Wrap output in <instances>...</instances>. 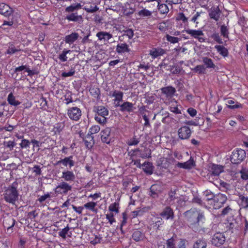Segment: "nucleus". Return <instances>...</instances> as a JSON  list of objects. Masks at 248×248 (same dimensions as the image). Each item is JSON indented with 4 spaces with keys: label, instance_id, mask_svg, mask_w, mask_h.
Wrapping results in <instances>:
<instances>
[{
    "label": "nucleus",
    "instance_id": "1",
    "mask_svg": "<svg viewBox=\"0 0 248 248\" xmlns=\"http://www.w3.org/2000/svg\"><path fill=\"white\" fill-rule=\"evenodd\" d=\"M184 215L189 227L195 232L198 230L200 222L205 219L203 212L196 209H191L186 211Z\"/></svg>",
    "mask_w": 248,
    "mask_h": 248
},
{
    "label": "nucleus",
    "instance_id": "2",
    "mask_svg": "<svg viewBox=\"0 0 248 248\" xmlns=\"http://www.w3.org/2000/svg\"><path fill=\"white\" fill-rule=\"evenodd\" d=\"M18 186V182L15 181L11 185L4 187L3 195V199L6 202L15 204L16 201L18 200L19 196Z\"/></svg>",
    "mask_w": 248,
    "mask_h": 248
},
{
    "label": "nucleus",
    "instance_id": "3",
    "mask_svg": "<svg viewBox=\"0 0 248 248\" xmlns=\"http://www.w3.org/2000/svg\"><path fill=\"white\" fill-rule=\"evenodd\" d=\"M0 14L8 18V20H4L2 26H12L15 22L14 10L8 5L4 3H0Z\"/></svg>",
    "mask_w": 248,
    "mask_h": 248
},
{
    "label": "nucleus",
    "instance_id": "4",
    "mask_svg": "<svg viewBox=\"0 0 248 248\" xmlns=\"http://www.w3.org/2000/svg\"><path fill=\"white\" fill-rule=\"evenodd\" d=\"M95 120L99 124L104 125L107 122L106 116L108 115V110L103 106H98L94 108Z\"/></svg>",
    "mask_w": 248,
    "mask_h": 248
},
{
    "label": "nucleus",
    "instance_id": "5",
    "mask_svg": "<svg viewBox=\"0 0 248 248\" xmlns=\"http://www.w3.org/2000/svg\"><path fill=\"white\" fill-rule=\"evenodd\" d=\"M246 157V153L244 150L238 149L234 150L231 155L230 160L234 164L241 163Z\"/></svg>",
    "mask_w": 248,
    "mask_h": 248
},
{
    "label": "nucleus",
    "instance_id": "6",
    "mask_svg": "<svg viewBox=\"0 0 248 248\" xmlns=\"http://www.w3.org/2000/svg\"><path fill=\"white\" fill-rule=\"evenodd\" d=\"M81 115V109L77 107H71L67 109V115L72 120L76 121L79 120Z\"/></svg>",
    "mask_w": 248,
    "mask_h": 248
},
{
    "label": "nucleus",
    "instance_id": "7",
    "mask_svg": "<svg viewBox=\"0 0 248 248\" xmlns=\"http://www.w3.org/2000/svg\"><path fill=\"white\" fill-rule=\"evenodd\" d=\"M185 31L193 38L197 39L201 43L204 42L205 41V38L203 37L204 33L201 30H195L187 29ZM183 31L184 32V31Z\"/></svg>",
    "mask_w": 248,
    "mask_h": 248
},
{
    "label": "nucleus",
    "instance_id": "8",
    "mask_svg": "<svg viewBox=\"0 0 248 248\" xmlns=\"http://www.w3.org/2000/svg\"><path fill=\"white\" fill-rule=\"evenodd\" d=\"M72 187L68 183L62 181L55 188V193L66 194L68 191L72 190Z\"/></svg>",
    "mask_w": 248,
    "mask_h": 248
},
{
    "label": "nucleus",
    "instance_id": "9",
    "mask_svg": "<svg viewBox=\"0 0 248 248\" xmlns=\"http://www.w3.org/2000/svg\"><path fill=\"white\" fill-rule=\"evenodd\" d=\"M227 199L226 195L223 194L218 193L215 195L213 201L214 208L215 209L220 208L226 202Z\"/></svg>",
    "mask_w": 248,
    "mask_h": 248
},
{
    "label": "nucleus",
    "instance_id": "10",
    "mask_svg": "<svg viewBox=\"0 0 248 248\" xmlns=\"http://www.w3.org/2000/svg\"><path fill=\"white\" fill-rule=\"evenodd\" d=\"M225 240L226 238L223 233L217 232L213 236L211 243L216 247H220L224 243Z\"/></svg>",
    "mask_w": 248,
    "mask_h": 248
},
{
    "label": "nucleus",
    "instance_id": "11",
    "mask_svg": "<svg viewBox=\"0 0 248 248\" xmlns=\"http://www.w3.org/2000/svg\"><path fill=\"white\" fill-rule=\"evenodd\" d=\"M178 134L181 140H187L191 136V130L188 126H184L178 129Z\"/></svg>",
    "mask_w": 248,
    "mask_h": 248
},
{
    "label": "nucleus",
    "instance_id": "12",
    "mask_svg": "<svg viewBox=\"0 0 248 248\" xmlns=\"http://www.w3.org/2000/svg\"><path fill=\"white\" fill-rule=\"evenodd\" d=\"M115 107H120V110L121 112H126L129 113L132 112L135 109V108L134 107V104L128 101H125L122 104H115Z\"/></svg>",
    "mask_w": 248,
    "mask_h": 248
},
{
    "label": "nucleus",
    "instance_id": "13",
    "mask_svg": "<svg viewBox=\"0 0 248 248\" xmlns=\"http://www.w3.org/2000/svg\"><path fill=\"white\" fill-rule=\"evenodd\" d=\"M160 215L166 220H172L174 217V212L170 206L166 207L160 214Z\"/></svg>",
    "mask_w": 248,
    "mask_h": 248
},
{
    "label": "nucleus",
    "instance_id": "14",
    "mask_svg": "<svg viewBox=\"0 0 248 248\" xmlns=\"http://www.w3.org/2000/svg\"><path fill=\"white\" fill-rule=\"evenodd\" d=\"M109 95L114 98L113 101L115 104H120V102L123 101L124 93L122 91L115 90L110 92Z\"/></svg>",
    "mask_w": 248,
    "mask_h": 248
},
{
    "label": "nucleus",
    "instance_id": "15",
    "mask_svg": "<svg viewBox=\"0 0 248 248\" xmlns=\"http://www.w3.org/2000/svg\"><path fill=\"white\" fill-rule=\"evenodd\" d=\"M110 134L111 129L109 127H107L101 131L100 134L102 141L104 143L109 144L111 141Z\"/></svg>",
    "mask_w": 248,
    "mask_h": 248
},
{
    "label": "nucleus",
    "instance_id": "16",
    "mask_svg": "<svg viewBox=\"0 0 248 248\" xmlns=\"http://www.w3.org/2000/svg\"><path fill=\"white\" fill-rule=\"evenodd\" d=\"M60 164H62L65 167L69 166L70 168H72L75 165V162L73 160V156L71 155L68 157H65L63 159L58 161L55 164V165H59Z\"/></svg>",
    "mask_w": 248,
    "mask_h": 248
},
{
    "label": "nucleus",
    "instance_id": "17",
    "mask_svg": "<svg viewBox=\"0 0 248 248\" xmlns=\"http://www.w3.org/2000/svg\"><path fill=\"white\" fill-rule=\"evenodd\" d=\"M223 166L220 165L212 164L210 167L209 173L213 176H217L223 171Z\"/></svg>",
    "mask_w": 248,
    "mask_h": 248
},
{
    "label": "nucleus",
    "instance_id": "18",
    "mask_svg": "<svg viewBox=\"0 0 248 248\" xmlns=\"http://www.w3.org/2000/svg\"><path fill=\"white\" fill-rule=\"evenodd\" d=\"M150 190V195L154 199L158 198L159 195L162 192V187L159 185H153Z\"/></svg>",
    "mask_w": 248,
    "mask_h": 248
},
{
    "label": "nucleus",
    "instance_id": "19",
    "mask_svg": "<svg viewBox=\"0 0 248 248\" xmlns=\"http://www.w3.org/2000/svg\"><path fill=\"white\" fill-rule=\"evenodd\" d=\"M62 178L66 182H73L75 180L76 176L72 171L65 170L62 172Z\"/></svg>",
    "mask_w": 248,
    "mask_h": 248
},
{
    "label": "nucleus",
    "instance_id": "20",
    "mask_svg": "<svg viewBox=\"0 0 248 248\" xmlns=\"http://www.w3.org/2000/svg\"><path fill=\"white\" fill-rule=\"evenodd\" d=\"M221 13V10L218 6L212 7L209 11V16L210 18L217 21L219 19Z\"/></svg>",
    "mask_w": 248,
    "mask_h": 248
},
{
    "label": "nucleus",
    "instance_id": "21",
    "mask_svg": "<svg viewBox=\"0 0 248 248\" xmlns=\"http://www.w3.org/2000/svg\"><path fill=\"white\" fill-rule=\"evenodd\" d=\"M65 19L68 20L69 21H73L81 23L83 21V18L81 15H78V13H72L68 15H67Z\"/></svg>",
    "mask_w": 248,
    "mask_h": 248
},
{
    "label": "nucleus",
    "instance_id": "22",
    "mask_svg": "<svg viewBox=\"0 0 248 248\" xmlns=\"http://www.w3.org/2000/svg\"><path fill=\"white\" fill-rule=\"evenodd\" d=\"M242 219L240 218L235 219L232 220L231 222L229 223L228 227L229 229L232 230V232L234 230H239L242 227Z\"/></svg>",
    "mask_w": 248,
    "mask_h": 248
},
{
    "label": "nucleus",
    "instance_id": "23",
    "mask_svg": "<svg viewBox=\"0 0 248 248\" xmlns=\"http://www.w3.org/2000/svg\"><path fill=\"white\" fill-rule=\"evenodd\" d=\"M21 50L20 46H16L14 42H10L8 43V47L6 50V53L12 55Z\"/></svg>",
    "mask_w": 248,
    "mask_h": 248
},
{
    "label": "nucleus",
    "instance_id": "24",
    "mask_svg": "<svg viewBox=\"0 0 248 248\" xmlns=\"http://www.w3.org/2000/svg\"><path fill=\"white\" fill-rule=\"evenodd\" d=\"M195 165L193 159L191 157L186 162H178L177 164L178 167L186 169H191Z\"/></svg>",
    "mask_w": 248,
    "mask_h": 248
},
{
    "label": "nucleus",
    "instance_id": "25",
    "mask_svg": "<svg viewBox=\"0 0 248 248\" xmlns=\"http://www.w3.org/2000/svg\"><path fill=\"white\" fill-rule=\"evenodd\" d=\"M162 93L165 94L167 97H172L176 92L175 89L172 86H168L161 89Z\"/></svg>",
    "mask_w": 248,
    "mask_h": 248
},
{
    "label": "nucleus",
    "instance_id": "26",
    "mask_svg": "<svg viewBox=\"0 0 248 248\" xmlns=\"http://www.w3.org/2000/svg\"><path fill=\"white\" fill-rule=\"evenodd\" d=\"M130 51V49L128 45L126 43H120L116 46V51L119 54L129 52Z\"/></svg>",
    "mask_w": 248,
    "mask_h": 248
},
{
    "label": "nucleus",
    "instance_id": "27",
    "mask_svg": "<svg viewBox=\"0 0 248 248\" xmlns=\"http://www.w3.org/2000/svg\"><path fill=\"white\" fill-rule=\"evenodd\" d=\"M78 37L79 34L78 33L72 32L69 35H66L64 40L66 43L72 44L78 39Z\"/></svg>",
    "mask_w": 248,
    "mask_h": 248
},
{
    "label": "nucleus",
    "instance_id": "28",
    "mask_svg": "<svg viewBox=\"0 0 248 248\" xmlns=\"http://www.w3.org/2000/svg\"><path fill=\"white\" fill-rule=\"evenodd\" d=\"M165 53V50L161 48H154L150 51V55L154 59L162 56Z\"/></svg>",
    "mask_w": 248,
    "mask_h": 248
},
{
    "label": "nucleus",
    "instance_id": "29",
    "mask_svg": "<svg viewBox=\"0 0 248 248\" xmlns=\"http://www.w3.org/2000/svg\"><path fill=\"white\" fill-rule=\"evenodd\" d=\"M16 220L13 217H8L4 220V227L7 228V231H12L15 224Z\"/></svg>",
    "mask_w": 248,
    "mask_h": 248
},
{
    "label": "nucleus",
    "instance_id": "30",
    "mask_svg": "<svg viewBox=\"0 0 248 248\" xmlns=\"http://www.w3.org/2000/svg\"><path fill=\"white\" fill-rule=\"evenodd\" d=\"M96 36L100 40L108 41L112 37V35L107 32L99 31L96 34Z\"/></svg>",
    "mask_w": 248,
    "mask_h": 248
},
{
    "label": "nucleus",
    "instance_id": "31",
    "mask_svg": "<svg viewBox=\"0 0 248 248\" xmlns=\"http://www.w3.org/2000/svg\"><path fill=\"white\" fill-rule=\"evenodd\" d=\"M81 8V5L79 3H75L68 7L65 9V12L72 13L75 11H78Z\"/></svg>",
    "mask_w": 248,
    "mask_h": 248
},
{
    "label": "nucleus",
    "instance_id": "32",
    "mask_svg": "<svg viewBox=\"0 0 248 248\" xmlns=\"http://www.w3.org/2000/svg\"><path fill=\"white\" fill-rule=\"evenodd\" d=\"M206 241L204 239L197 240L193 244V248H206Z\"/></svg>",
    "mask_w": 248,
    "mask_h": 248
},
{
    "label": "nucleus",
    "instance_id": "33",
    "mask_svg": "<svg viewBox=\"0 0 248 248\" xmlns=\"http://www.w3.org/2000/svg\"><path fill=\"white\" fill-rule=\"evenodd\" d=\"M144 238V234L140 231L135 230L132 234V238L136 242L142 241Z\"/></svg>",
    "mask_w": 248,
    "mask_h": 248
},
{
    "label": "nucleus",
    "instance_id": "34",
    "mask_svg": "<svg viewBox=\"0 0 248 248\" xmlns=\"http://www.w3.org/2000/svg\"><path fill=\"white\" fill-rule=\"evenodd\" d=\"M7 101L10 105L15 107L21 104L20 101L16 99V97L12 93L9 94L7 97Z\"/></svg>",
    "mask_w": 248,
    "mask_h": 248
},
{
    "label": "nucleus",
    "instance_id": "35",
    "mask_svg": "<svg viewBox=\"0 0 248 248\" xmlns=\"http://www.w3.org/2000/svg\"><path fill=\"white\" fill-rule=\"evenodd\" d=\"M157 7L160 13L161 14H167L169 9L168 6L166 4H160V0H157Z\"/></svg>",
    "mask_w": 248,
    "mask_h": 248
},
{
    "label": "nucleus",
    "instance_id": "36",
    "mask_svg": "<svg viewBox=\"0 0 248 248\" xmlns=\"http://www.w3.org/2000/svg\"><path fill=\"white\" fill-rule=\"evenodd\" d=\"M142 169L143 171L149 174L153 173V166L152 163L149 162H145L142 164Z\"/></svg>",
    "mask_w": 248,
    "mask_h": 248
},
{
    "label": "nucleus",
    "instance_id": "37",
    "mask_svg": "<svg viewBox=\"0 0 248 248\" xmlns=\"http://www.w3.org/2000/svg\"><path fill=\"white\" fill-rule=\"evenodd\" d=\"M203 62L206 65V68H215L216 66L213 63L212 60L207 57L202 58Z\"/></svg>",
    "mask_w": 248,
    "mask_h": 248
},
{
    "label": "nucleus",
    "instance_id": "38",
    "mask_svg": "<svg viewBox=\"0 0 248 248\" xmlns=\"http://www.w3.org/2000/svg\"><path fill=\"white\" fill-rule=\"evenodd\" d=\"M215 48L217 52L222 56L226 57L228 55V51L226 48L223 46H215Z\"/></svg>",
    "mask_w": 248,
    "mask_h": 248
},
{
    "label": "nucleus",
    "instance_id": "39",
    "mask_svg": "<svg viewBox=\"0 0 248 248\" xmlns=\"http://www.w3.org/2000/svg\"><path fill=\"white\" fill-rule=\"evenodd\" d=\"M138 14L141 17H150L152 15V12L144 8L139 11Z\"/></svg>",
    "mask_w": 248,
    "mask_h": 248
},
{
    "label": "nucleus",
    "instance_id": "40",
    "mask_svg": "<svg viewBox=\"0 0 248 248\" xmlns=\"http://www.w3.org/2000/svg\"><path fill=\"white\" fill-rule=\"evenodd\" d=\"M239 200L242 206L245 208L248 207V197L240 195L239 196Z\"/></svg>",
    "mask_w": 248,
    "mask_h": 248
},
{
    "label": "nucleus",
    "instance_id": "41",
    "mask_svg": "<svg viewBox=\"0 0 248 248\" xmlns=\"http://www.w3.org/2000/svg\"><path fill=\"white\" fill-rule=\"evenodd\" d=\"M122 32H123L124 33L122 37H123L124 36H126L128 37L129 39H131L134 36V31L133 30L131 29H128L125 30H123ZM121 38V36H120L119 39V40L122 41Z\"/></svg>",
    "mask_w": 248,
    "mask_h": 248
},
{
    "label": "nucleus",
    "instance_id": "42",
    "mask_svg": "<svg viewBox=\"0 0 248 248\" xmlns=\"http://www.w3.org/2000/svg\"><path fill=\"white\" fill-rule=\"evenodd\" d=\"M176 236H172L170 238L168 239L166 241L167 248H176L175 245Z\"/></svg>",
    "mask_w": 248,
    "mask_h": 248
},
{
    "label": "nucleus",
    "instance_id": "43",
    "mask_svg": "<svg viewBox=\"0 0 248 248\" xmlns=\"http://www.w3.org/2000/svg\"><path fill=\"white\" fill-rule=\"evenodd\" d=\"M220 33L224 37L229 38V28L225 25H222L220 27Z\"/></svg>",
    "mask_w": 248,
    "mask_h": 248
},
{
    "label": "nucleus",
    "instance_id": "44",
    "mask_svg": "<svg viewBox=\"0 0 248 248\" xmlns=\"http://www.w3.org/2000/svg\"><path fill=\"white\" fill-rule=\"evenodd\" d=\"M203 195L204 196V200L206 201H213L215 195H214L213 193L210 191L206 190L203 192Z\"/></svg>",
    "mask_w": 248,
    "mask_h": 248
},
{
    "label": "nucleus",
    "instance_id": "45",
    "mask_svg": "<svg viewBox=\"0 0 248 248\" xmlns=\"http://www.w3.org/2000/svg\"><path fill=\"white\" fill-rule=\"evenodd\" d=\"M71 52H72L71 50H67L66 49H64V50L62 51V53L59 55V59L62 62H66L67 60V57L66 56V55Z\"/></svg>",
    "mask_w": 248,
    "mask_h": 248
},
{
    "label": "nucleus",
    "instance_id": "46",
    "mask_svg": "<svg viewBox=\"0 0 248 248\" xmlns=\"http://www.w3.org/2000/svg\"><path fill=\"white\" fill-rule=\"evenodd\" d=\"M90 93L91 95L94 97H97L99 96L100 94V91L98 88L96 87H91L89 90Z\"/></svg>",
    "mask_w": 248,
    "mask_h": 248
},
{
    "label": "nucleus",
    "instance_id": "47",
    "mask_svg": "<svg viewBox=\"0 0 248 248\" xmlns=\"http://www.w3.org/2000/svg\"><path fill=\"white\" fill-rule=\"evenodd\" d=\"M108 210L111 213L115 212V213H118L119 212V203L115 202L111 204L108 207Z\"/></svg>",
    "mask_w": 248,
    "mask_h": 248
},
{
    "label": "nucleus",
    "instance_id": "48",
    "mask_svg": "<svg viewBox=\"0 0 248 248\" xmlns=\"http://www.w3.org/2000/svg\"><path fill=\"white\" fill-rule=\"evenodd\" d=\"M227 103L228 104L230 105H228V108L231 109H235L242 108V105L238 102H237L234 105V102L232 100H228Z\"/></svg>",
    "mask_w": 248,
    "mask_h": 248
},
{
    "label": "nucleus",
    "instance_id": "49",
    "mask_svg": "<svg viewBox=\"0 0 248 248\" xmlns=\"http://www.w3.org/2000/svg\"><path fill=\"white\" fill-rule=\"evenodd\" d=\"M168 21H163L157 25L158 29L162 32H165L168 30Z\"/></svg>",
    "mask_w": 248,
    "mask_h": 248
},
{
    "label": "nucleus",
    "instance_id": "50",
    "mask_svg": "<svg viewBox=\"0 0 248 248\" xmlns=\"http://www.w3.org/2000/svg\"><path fill=\"white\" fill-rule=\"evenodd\" d=\"M188 18L185 16L183 13H179L176 17V20L182 21L185 25H188Z\"/></svg>",
    "mask_w": 248,
    "mask_h": 248
},
{
    "label": "nucleus",
    "instance_id": "51",
    "mask_svg": "<svg viewBox=\"0 0 248 248\" xmlns=\"http://www.w3.org/2000/svg\"><path fill=\"white\" fill-rule=\"evenodd\" d=\"M193 70L198 74H205L206 72V69L203 65L196 66Z\"/></svg>",
    "mask_w": 248,
    "mask_h": 248
},
{
    "label": "nucleus",
    "instance_id": "52",
    "mask_svg": "<svg viewBox=\"0 0 248 248\" xmlns=\"http://www.w3.org/2000/svg\"><path fill=\"white\" fill-rule=\"evenodd\" d=\"M69 230H70V228L69 227L68 225H67L66 227H65L64 229H63L62 231H60L58 232V234L62 238L65 239V238H66V234L68 233V232H69Z\"/></svg>",
    "mask_w": 248,
    "mask_h": 248
},
{
    "label": "nucleus",
    "instance_id": "53",
    "mask_svg": "<svg viewBox=\"0 0 248 248\" xmlns=\"http://www.w3.org/2000/svg\"><path fill=\"white\" fill-rule=\"evenodd\" d=\"M83 9L88 13H93L98 10L99 8L96 5L94 6L90 5L89 7L86 6Z\"/></svg>",
    "mask_w": 248,
    "mask_h": 248
},
{
    "label": "nucleus",
    "instance_id": "54",
    "mask_svg": "<svg viewBox=\"0 0 248 248\" xmlns=\"http://www.w3.org/2000/svg\"><path fill=\"white\" fill-rule=\"evenodd\" d=\"M96 206V202H89L85 203L84 205V207L86 209H88L89 210L93 211L94 210V208Z\"/></svg>",
    "mask_w": 248,
    "mask_h": 248
},
{
    "label": "nucleus",
    "instance_id": "55",
    "mask_svg": "<svg viewBox=\"0 0 248 248\" xmlns=\"http://www.w3.org/2000/svg\"><path fill=\"white\" fill-rule=\"evenodd\" d=\"M166 39L168 42H170L172 44H175L178 43L180 39L176 37H173L171 36L170 35H169V34H167L166 36Z\"/></svg>",
    "mask_w": 248,
    "mask_h": 248
},
{
    "label": "nucleus",
    "instance_id": "56",
    "mask_svg": "<svg viewBox=\"0 0 248 248\" xmlns=\"http://www.w3.org/2000/svg\"><path fill=\"white\" fill-rule=\"evenodd\" d=\"M187 244V241L184 238H180L177 244L178 248H186Z\"/></svg>",
    "mask_w": 248,
    "mask_h": 248
},
{
    "label": "nucleus",
    "instance_id": "57",
    "mask_svg": "<svg viewBox=\"0 0 248 248\" xmlns=\"http://www.w3.org/2000/svg\"><path fill=\"white\" fill-rule=\"evenodd\" d=\"M220 186L221 190L226 192L230 189V184L223 181L220 182Z\"/></svg>",
    "mask_w": 248,
    "mask_h": 248
},
{
    "label": "nucleus",
    "instance_id": "58",
    "mask_svg": "<svg viewBox=\"0 0 248 248\" xmlns=\"http://www.w3.org/2000/svg\"><path fill=\"white\" fill-rule=\"evenodd\" d=\"M64 127V124L62 123H58L54 126L55 133H60Z\"/></svg>",
    "mask_w": 248,
    "mask_h": 248
},
{
    "label": "nucleus",
    "instance_id": "59",
    "mask_svg": "<svg viewBox=\"0 0 248 248\" xmlns=\"http://www.w3.org/2000/svg\"><path fill=\"white\" fill-rule=\"evenodd\" d=\"M130 159L132 160L131 164L133 163L134 165H136V166L139 168H140L141 167L142 165L140 163V160H135L134 155L133 154H131Z\"/></svg>",
    "mask_w": 248,
    "mask_h": 248
},
{
    "label": "nucleus",
    "instance_id": "60",
    "mask_svg": "<svg viewBox=\"0 0 248 248\" xmlns=\"http://www.w3.org/2000/svg\"><path fill=\"white\" fill-rule=\"evenodd\" d=\"M75 73V70L74 68H71L68 72H63L62 74V77L66 78L68 77H71L74 76Z\"/></svg>",
    "mask_w": 248,
    "mask_h": 248
},
{
    "label": "nucleus",
    "instance_id": "61",
    "mask_svg": "<svg viewBox=\"0 0 248 248\" xmlns=\"http://www.w3.org/2000/svg\"><path fill=\"white\" fill-rule=\"evenodd\" d=\"M100 130V127L99 125H94L92 126L89 129V132L91 134H94L98 133Z\"/></svg>",
    "mask_w": 248,
    "mask_h": 248
},
{
    "label": "nucleus",
    "instance_id": "62",
    "mask_svg": "<svg viewBox=\"0 0 248 248\" xmlns=\"http://www.w3.org/2000/svg\"><path fill=\"white\" fill-rule=\"evenodd\" d=\"M140 142L139 139H137L135 137L130 139L127 141V143L129 146L136 145Z\"/></svg>",
    "mask_w": 248,
    "mask_h": 248
},
{
    "label": "nucleus",
    "instance_id": "63",
    "mask_svg": "<svg viewBox=\"0 0 248 248\" xmlns=\"http://www.w3.org/2000/svg\"><path fill=\"white\" fill-rule=\"evenodd\" d=\"M164 223L162 218H158V219L155 223L154 226L156 227L157 230H160L162 225Z\"/></svg>",
    "mask_w": 248,
    "mask_h": 248
},
{
    "label": "nucleus",
    "instance_id": "64",
    "mask_svg": "<svg viewBox=\"0 0 248 248\" xmlns=\"http://www.w3.org/2000/svg\"><path fill=\"white\" fill-rule=\"evenodd\" d=\"M105 241H104L103 240H102V237H100V236H97L96 235L95 236V238L91 241V243L93 244V245H96L98 243H100L101 242H105Z\"/></svg>",
    "mask_w": 248,
    "mask_h": 248
}]
</instances>
